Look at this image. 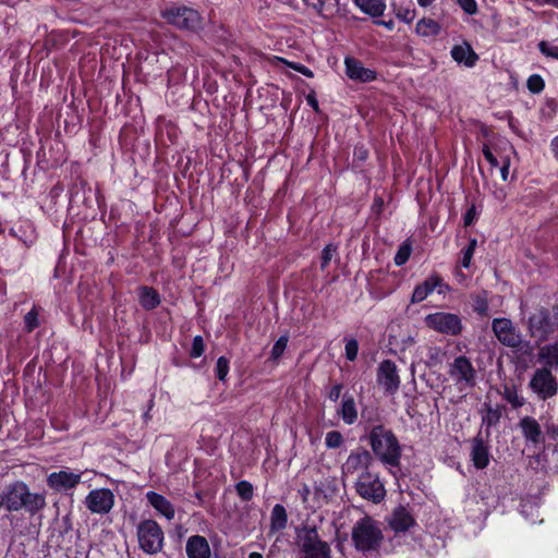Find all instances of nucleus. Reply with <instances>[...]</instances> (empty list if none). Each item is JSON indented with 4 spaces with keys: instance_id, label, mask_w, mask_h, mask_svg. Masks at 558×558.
Returning <instances> with one entry per match:
<instances>
[{
    "instance_id": "f257e3e1",
    "label": "nucleus",
    "mask_w": 558,
    "mask_h": 558,
    "mask_svg": "<svg viewBox=\"0 0 558 558\" xmlns=\"http://www.w3.org/2000/svg\"><path fill=\"white\" fill-rule=\"evenodd\" d=\"M369 441L375 454L386 464L396 466L399 463L401 449L395 435L383 426H376L369 434Z\"/></svg>"
},
{
    "instance_id": "f03ea898",
    "label": "nucleus",
    "mask_w": 558,
    "mask_h": 558,
    "mask_svg": "<svg viewBox=\"0 0 558 558\" xmlns=\"http://www.w3.org/2000/svg\"><path fill=\"white\" fill-rule=\"evenodd\" d=\"M351 538L357 550L367 553L377 550L384 536L379 523L366 515L355 523Z\"/></svg>"
},
{
    "instance_id": "7ed1b4c3",
    "label": "nucleus",
    "mask_w": 558,
    "mask_h": 558,
    "mask_svg": "<svg viewBox=\"0 0 558 558\" xmlns=\"http://www.w3.org/2000/svg\"><path fill=\"white\" fill-rule=\"evenodd\" d=\"M296 542L304 558H330V549L322 541L316 527L303 526L296 533Z\"/></svg>"
},
{
    "instance_id": "20e7f679",
    "label": "nucleus",
    "mask_w": 558,
    "mask_h": 558,
    "mask_svg": "<svg viewBox=\"0 0 558 558\" xmlns=\"http://www.w3.org/2000/svg\"><path fill=\"white\" fill-rule=\"evenodd\" d=\"M162 19L177 28L196 31L202 26L199 13L189 7H171L161 12Z\"/></svg>"
},
{
    "instance_id": "39448f33",
    "label": "nucleus",
    "mask_w": 558,
    "mask_h": 558,
    "mask_svg": "<svg viewBox=\"0 0 558 558\" xmlns=\"http://www.w3.org/2000/svg\"><path fill=\"white\" fill-rule=\"evenodd\" d=\"M137 538L140 547L146 554H157L163 545V532L154 520H144L137 525Z\"/></svg>"
},
{
    "instance_id": "423d86ee",
    "label": "nucleus",
    "mask_w": 558,
    "mask_h": 558,
    "mask_svg": "<svg viewBox=\"0 0 558 558\" xmlns=\"http://www.w3.org/2000/svg\"><path fill=\"white\" fill-rule=\"evenodd\" d=\"M425 324L436 332L447 336H458L462 331L461 318L453 313L436 312L425 317Z\"/></svg>"
},
{
    "instance_id": "0eeeda50",
    "label": "nucleus",
    "mask_w": 558,
    "mask_h": 558,
    "mask_svg": "<svg viewBox=\"0 0 558 558\" xmlns=\"http://www.w3.org/2000/svg\"><path fill=\"white\" fill-rule=\"evenodd\" d=\"M529 386L542 400L550 399L558 392V381L547 367L537 368L534 372Z\"/></svg>"
},
{
    "instance_id": "6e6552de",
    "label": "nucleus",
    "mask_w": 558,
    "mask_h": 558,
    "mask_svg": "<svg viewBox=\"0 0 558 558\" xmlns=\"http://www.w3.org/2000/svg\"><path fill=\"white\" fill-rule=\"evenodd\" d=\"M357 494L374 504L380 502L386 495L384 484L379 481L377 474L366 471L361 474L355 483Z\"/></svg>"
},
{
    "instance_id": "1a4fd4ad",
    "label": "nucleus",
    "mask_w": 558,
    "mask_h": 558,
    "mask_svg": "<svg viewBox=\"0 0 558 558\" xmlns=\"http://www.w3.org/2000/svg\"><path fill=\"white\" fill-rule=\"evenodd\" d=\"M449 375L462 388H471L475 385L476 372L471 361L463 355L456 357L450 364Z\"/></svg>"
},
{
    "instance_id": "9d476101",
    "label": "nucleus",
    "mask_w": 558,
    "mask_h": 558,
    "mask_svg": "<svg viewBox=\"0 0 558 558\" xmlns=\"http://www.w3.org/2000/svg\"><path fill=\"white\" fill-rule=\"evenodd\" d=\"M114 495L109 488L92 489L85 497L86 508L95 514H107L114 506Z\"/></svg>"
},
{
    "instance_id": "9b49d317",
    "label": "nucleus",
    "mask_w": 558,
    "mask_h": 558,
    "mask_svg": "<svg viewBox=\"0 0 558 558\" xmlns=\"http://www.w3.org/2000/svg\"><path fill=\"white\" fill-rule=\"evenodd\" d=\"M492 329L500 343L509 348H518L522 343L521 333L508 318H495Z\"/></svg>"
},
{
    "instance_id": "f8f14e48",
    "label": "nucleus",
    "mask_w": 558,
    "mask_h": 558,
    "mask_svg": "<svg viewBox=\"0 0 558 558\" xmlns=\"http://www.w3.org/2000/svg\"><path fill=\"white\" fill-rule=\"evenodd\" d=\"M82 480V473L69 469L52 472L47 476V485L57 493H66L74 489Z\"/></svg>"
},
{
    "instance_id": "ddd939ff",
    "label": "nucleus",
    "mask_w": 558,
    "mask_h": 558,
    "mask_svg": "<svg viewBox=\"0 0 558 558\" xmlns=\"http://www.w3.org/2000/svg\"><path fill=\"white\" fill-rule=\"evenodd\" d=\"M378 384L388 393H395L400 386L397 366L390 360H385L378 368Z\"/></svg>"
},
{
    "instance_id": "4468645a",
    "label": "nucleus",
    "mask_w": 558,
    "mask_h": 558,
    "mask_svg": "<svg viewBox=\"0 0 558 558\" xmlns=\"http://www.w3.org/2000/svg\"><path fill=\"white\" fill-rule=\"evenodd\" d=\"M436 289H438L439 294H442L449 289V287L442 282L440 277L430 276L424 282H422L421 284H417L414 288V291H413L412 298H411V302L412 303L423 302Z\"/></svg>"
},
{
    "instance_id": "2eb2a0df",
    "label": "nucleus",
    "mask_w": 558,
    "mask_h": 558,
    "mask_svg": "<svg viewBox=\"0 0 558 558\" xmlns=\"http://www.w3.org/2000/svg\"><path fill=\"white\" fill-rule=\"evenodd\" d=\"M519 426L521 428L522 435L527 444L532 445H541L544 442V434L542 432L541 425L532 416H524L520 420Z\"/></svg>"
},
{
    "instance_id": "dca6fc26",
    "label": "nucleus",
    "mask_w": 558,
    "mask_h": 558,
    "mask_svg": "<svg viewBox=\"0 0 558 558\" xmlns=\"http://www.w3.org/2000/svg\"><path fill=\"white\" fill-rule=\"evenodd\" d=\"M471 460L473 462V465L478 469H485L490 461V453H489V447L487 444L484 442L482 438H474L472 440L471 446V452H470Z\"/></svg>"
},
{
    "instance_id": "f3484780",
    "label": "nucleus",
    "mask_w": 558,
    "mask_h": 558,
    "mask_svg": "<svg viewBox=\"0 0 558 558\" xmlns=\"http://www.w3.org/2000/svg\"><path fill=\"white\" fill-rule=\"evenodd\" d=\"M24 489V482L16 481L9 485L2 494L3 504L8 511H19L20 502L22 501L21 497L23 495L22 490Z\"/></svg>"
},
{
    "instance_id": "a211bd4d",
    "label": "nucleus",
    "mask_w": 558,
    "mask_h": 558,
    "mask_svg": "<svg viewBox=\"0 0 558 558\" xmlns=\"http://www.w3.org/2000/svg\"><path fill=\"white\" fill-rule=\"evenodd\" d=\"M146 498L150 506L167 520L174 519L175 510L173 505L162 495L155 492H147Z\"/></svg>"
},
{
    "instance_id": "6ab92c4d",
    "label": "nucleus",
    "mask_w": 558,
    "mask_h": 558,
    "mask_svg": "<svg viewBox=\"0 0 558 558\" xmlns=\"http://www.w3.org/2000/svg\"><path fill=\"white\" fill-rule=\"evenodd\" d=\"M390 7L398 20L410 24L416 16L413 0H390Z\"/></svg>"
},
{
    "instance_id": "aec40b11",
    "label": "nucleus",
    "mask_w": 558,
    "mask_h": 558,
    "mask_svg": "<svg viewBox=\"0 0 558 558\" xmlns=\"http://www.w3.org/2000/svg\"><path fill=\"white\" fill-rule=\"evenodd\" d=\"M189 558H210V548L205 537L199 535L191 536L186 543Z\"/></svg>"
},
{
    "instance_id": "412c9836",
    "label": "nucleus",
    "mask_w": 558,
    "mask_h": 558,
    "mask_svg": "<svg viewBox=\"0 0 558 558\" xmlns=\"http://www.w3.org/2000/svg\"><path fill=\"white\" fill-rule=\"evenodd\" d=\"M451 57L458 63H463L466 66H473L477 60V56L469 44L456 45L451 49Z\"/></svg>"
},
{
    "instance_id": "4be33fe9",
    "label": "nucleus",
    "mask_w": 558,
    "mask_h": 558,
    "mask_svg": "<svg viewBox=\"0 0 558 558\" xmlns=\"http://www.w3.org/2000/svg\"><path fill=\"white\" fill-rule=\"evenodd\" d=\"M389 524L396 532H404L414 524V519L407 509L399 508L393 512Z\"/></svg>"
},
{
    "instance_id": "5701e85b",
    "label": "nucleus",
    "mask_w": 558,
    "mask_h": 558,
    "mask_svg": "<svg viewBox=\"0 0 558 558\" xmlns=\"http://www.w3.org/2000/svg\"><path fill=\"white\" fill-rule=\"evenodd\" d=\"M137 294L141 306L147 311L154 310L160 304V295L154 288L140 287Z\"/></svg>"
},
{
    "instance_id": "b1692460",
    "label": "nucleus",
    "mask_w": 558,
    "mask_h": 558,
    "mask_svg": "<svg viewBox=\"0 0 558 558\" xmlns=\"http://www.w3.org/2000/svg\"><path fill=\"white\" fill-rule=\"evenodd\" d=\"M355 5L372 17H379L386 10L385 0H354Z\"/></svg>"
},
{
    "instance_id": "393cba45",
    "label": "nucleus",
    "mask_w": 558,
    "mask_h": 558,
    "mask_svg": "<svg viewBox=\"0 0 558 558\" xmlns=\"http://www.w3.org/2000/svg\"><path fill=\"white\" fill-rule=\"evenodd\" d=\"M288 515L283 506L277 504L270 514V532L277 533L287 526Z\"/></svg>"
},
{
    "instance_id": "a878e982",
    "label": "nucleus",
    "mask_w": 558,
    "mask_h": 558,
    "mask_svg": "<svg viewBox=\"0 0 558 558\" xmlns=\"http://www.w3.org/2000/svg\"><path fill=\"white\" fill-rule=\"evenodd\" d=\"M376 78V72L364 68L361 62L351 59V80L363 83L372 82Z\"/></svg>"
},
{
    "instance_id": "bb28decb",
    "label": "nucleus",
    "mask_w": 558,
    "mask_h": 558,
    "mask_svg": "<svg viewBox=\"0 0 558 558\" xmlns=\"http://www.w3.org/2000/svg\"><path fill=\"white\" fill-rule=\"evenodd\" d=\"M415 32L422 37L436 36L440 32V25L435 20L422 19L416 23Z\"/></svg>"
},
{
    "instance_id": "cd10ccee",
    "label": "nucleus",
    "mask_w": 558,
    "mask_h": 558,
    "mask_svg": "<svg viewBox=\"0 0 558 558\" xmlns=\"http://www.w3.org/2000/svg\"><path fill=\"white\" fill-rule=\"evenodd\" d=\"M46 507V496L41 493H32L29 490L25 504V510L31 514H35Z\"/></svg>"
},
{
    "instance_id": "c85d7f7f",
    "label": "nucleus",
    "mask_w": 558,
    "mask_h": 558,
    "mask_svg": "<svg viewBox=\"0 0 558 558\" xmlns=\"http://www.w3.org/2000/svg\"><path fill=\"white\" fill-rule=\"evenodd\" d=\"M538 357L547 366H558V343L541 348Z\"/></svg>"
},
{
    "instance_id": "c756f323",
    "label": "nucleus",
    "mask_w": 558,
    "mask_h": 558,
    "mask_svg": "<svg viewBox=\"0 0 558 558\" xmlns=\"http://www.w3.org/2000/svg\"><path fill=\"white\" fill-rule=\"evenodd\" d=\"M502 396L514 409L521 408L525 402L514 385H505Z\"/></svg>"
},
{
    "instance_id": "7c9ffc66",
    "label": "nucleus",
    "mask_w": 558,
    "mask_h": 558,
    "mask_svg": "<svg viewBox=\"0 0 558 558\" xmlns=\"http://www.w3.org/2000/svg\"><path fill=\"white\" fill-rule=\"evenodd\" d=\"M521 513L522 515L531 523H535L537 522V518H538V507L536 504L530 501V500H524L522 504H521Z\"/></svg>"
},
{
    "instance_id": "2f4dec72",
    "label": "nucleus",
    "mask_w": 558,
    "mask_h": 558,
    "mask_svg": "<svg viewBox=\"0 0 558 558\" xmlns=\"http://www.w3.org/2000/svg\"><path fill=\"white\" fill-rule=\"evenodd\" d=\"M476 246H477V240L471 239L469 242V245L461 251L460 265L463 268L470 267Z\"/></svg>"
},
{
    "instance_id": "473e14b6",
    "label": "nucleus",
    "mask_w": 558,
    "mask_h": 558,
    "mask_svg": "<svg viewBox=\"0 0 558 558\" xmlns=\"http://www.w3.org/2000/svg\"><path fill=\"white\" fill-rule=\"evenodd\" d=\"M500 420V411L498 409H494L492 407H487L483 417L482 424L486 428L495 426Z\"/></svg>"
},
{
    "instance_id": "72a5a7b5",
    "label": "nucleus",
    "mask_w": 558,
    "mask_h": 558,
    "mask_svg": "<svg viewBox=\"0 0 558 558\" xmlns=\"http://www.w3.org/2000/svg\"><path fill=\"white\" fill-rule=\"evenodd\" d=\"M410 255H411V245L409 243H403L399 247V250H398V252H397V254L395 256L396 265L397 266L404 265L409 260Z\"/></svg>"
},
{
    "instance_id": "f704fd0d",
    "label": "nucleus",
    "mask_w": 558,
    "mask_h": 558,
    "mask_svg": "<svg viewBox=\"0 0 558 558\" xmlns=\"http://www.w3.org/2000/svg\"><path fill=\"white\" fill-rule=\"evenodd\" d=\"M527 88L532 93H541L544 89L545 83L541 75L533 74L527 78Z\"/></svg>"
},
{
    "instance_id": "c9c22d12",
    "label": "nucleus",
    "mask_w": 558,
    "mask_h": 558,
    "mask_svg": "<svg viewBox=\"0 0 558 558\" xmlns=\"http://www.w3.org/2000/svg\"><path fill=\"white\" fill-rule=\"evenodd\" d=\"M288 340H289L288 336H281L276 341V343L274 344V347L271 349V357L274 360L279 359L283 354V352H284V350L287 348V344H288Z\"/></svg>"
},
{
    "instance_id": "e433bc0d",
    "label": "nucleus",
    "mask_w": 558,
    "mask_h": 558,
    "mask_svg": "<svg viewBox=\"0 0 558 558\" xmlns=\"http://www.w3.org/2000/svg\"><path fill=\"white\" fill-rule=\"evenodd\" d=\"M538 49L544 56L558 60V46L547 41H541Z\"/></svg>"
},
{
    "instance_id": "4c0bfd02",
    "label": "nucleus",
    "mask_w": 558,
    "mask_h": 558,
    "mask_svg": "<svg viewBox=\"0 0 558 558\" xmlns=\"http://www.w3.org/2000/svg\"><path fill=\"white\" fill-rule=\"evenodd\" d=\"M236 492L243 500H250L253 497V486L246 481L238 483Z\"/></svg>"
},
{
    "instance_id": "58836bf2",
    "label": "nucleus",
    "mask_w": 558,
    "mask_h": 558,
    "mask_svg": "<svg viewBox=\"0 0 558 558\" xmlns=\"http://www.w3.org/2000/svg\"><path fill=\"white\" fill-rule=\"evenodd\" d=\"M229 372V361L225 356H220L216 364V375L220 380H225Z\"/></svg>"
},
{
    "instance_id": "ea45409f",
    "label": "nucleus",
    "mask_w": 558,
    "mask_h": 558,
    "mask_svg": "<svg viewBox=\"0 0 558 558\" xmlns=\"http://www.w3.org/2000/svg\"><path fill=\"white\" fill-rule=\"evenodd\" d=\"M325 442L328 448H338L342 442V436L336 430L328 432L326 434Z\"/></svg>"
},
{
    "instance_id": "a19ab883",
    "label": "nucleus",
    "mask_w": 558,
    "mask_h": 558,
    "mask_svg": "<svg viewBox=\"0 0 558 558\" xmlns=\"http://www.w3.org/2000/svg\"><path fill=\"white\" fill-rule=\"evenodd\" d=\"M24 322H25V327L28 331H32L34 330L36 327H38L39 325V322H38V313L35 308H33L32 311H29L25 317H24Z\"/></svg>"
},
{
    "instance_id": "79ce46f5",
    "label": "nucleus",
    "mask_w": 558,
    "mask_h": 558,
    "mask_svg": "<svg viewBox=\"0 0 558 558\" xmlns=\"http://www.w3.org/2000/svg\"><path fill=\"white\" fill-rule=\"evenodd\" d=\"M204 349H205V345H204L203 338L201 336H196L193 339L190 355L192 357H199L204 353Z\"/></svg>"
},
{
    "instance_id": "37998d69",
    "label": "nucleus",
    "mask_w": 558,
    "mask_h": 558,
    "mask_svg": "<svg viewBox=\"0 0 558 558\" xmlns=\"http://www.w3.org/2000/svg\"><path fill=\"white\" fill-rule=\"evenodd\" d=\"M474 311L481 315H486L488 311V303L485 295H476L473 304Z\"/></svg>"
},
{
    "instance_id": "c03bdc74",
    "label": "nucleus",
    "mask_w": 558,
    "mask_h": 558,
    "mask_svg": "<svg viewBox=\"0 0 558 558\" xmlns=\"http://www.w3.org/2000/svg\"><path fill=\"white\" fill-rule=\"evenodd\" d=\"M459 7L469 15L477 13L476 0H457Z\"/></svg>"
},
{
    "instance_id": "a18cd8bd",
    "label": "nucleus",
    "mask_w": 558,
    "mask_h": 558,
    "mask_svg": "<svg viewBox=\"0 0 558 558\" xmlns=\"http://www.w3.org/2000/svg\"><path fill=\"white\" fill-rule=\"evenodd\" d=\"M429 365H436L441 362V359L444 356V352L439 348H429Z\"/></svg>"
},
{
    "instance_id": "49530a36",
    "label": "nucleus",
    "mask_w": 558,
    "mask_h": 558,
    "mask_svg": "<svg viewBox=\"0 0 558 558\" xmlns=\"http://www.w3.org/2000/svg\"><path fill=\"white\" fill-rule=\"evenodd\" d=\"M483 155H484L485 159L489 162V165L492 167H498L499 166L498 159L494 156V154L492 153V150L489 149V147L487 145H485L483 147Z\"/></svg>"
},
{
    "instance_id": "de8ad7c7",
    "label": "nucleus",
    "mask_w": 558,
    "mask_h": 558,
    "mask_svg": "<svg viewBox=\"0 0 558 558\" xmlns=\"http://www.w3.org/2000/svg\"><path fill=\"white\" fill-rule=\"evenodd\" d=\"M509 168H510L509 157L502 158L501 167H500V175L504 181H507L509 178Z\"/></svg>"
},
{
    "instance_id": "09e8293b",
    "label": "nucleus",
    "mask_w": 558,
    "mask_h": 558,
    "mask_svg": "<svg viewBox=\"0 0 558 558\" xmlns=\"http://www.w3.org/2000/svg\"><path fill=\"white\" fill-rule=\"evenodd\" d=\"M335 252V248L331 245H327L323 251V263L322 266L325 267L330 259L332 258V254Z\"/></svg>"
},
{
    "instance_id": "8fccbe9b",
    "label": "nucleus",
    "mask_w": 558,
    "mask_h": 558,
    "mask_svg": "<svg viewBox=\"0 0 558 558\" xmlns=\"http://www.w3.org/2000/svg\"><path fill=\"white\" fill-rule=\"evenodd\" d=\"M549 149L553 154L554 159L558 163V135L551 138Z\"/></svg>"
},
{
    "instance_id": "3c124183",
    "label": "nucleus",
    "mask_w": 558,
    "mask_h": 558,
    "mask_svg": "<svg viewBox=\"0 0 558 558\" xmlns=\"http://www.w3.org/2000/svg\"><path fill=\"white\" fill-rule=\"evenodd\" d=\"M342 386L341 385H335L331 390L329 391V399L331 401H337L340 397Z\"/></svg>"
},
{
    "instance_id": "603ef678",
    "label": "nucleus",
    "mask_w": 558,
    "mask_h": 558,
    "mask_svg": "<svg viewBox=\"0 0 558 558\" xmlns=\"http://www.w3.org/2000/svg\"><path fill=\"white\" fill-rule=\"evenodd\" d=\"M474 217H475V208L474 207H471L466 214L464 215V225L465 226H470L473 223V220H474Z\"/></svg>"
},
{
    "instance_id": "864d4df0",
    "label": "nucleus",
    "mask_w": 558,
    "mask_h": 558,
    "mask_svg": "<svg viewBox=\"0 0 558 558\" xmlns=\"http://www.w3.org/2000/svg\"><path fill=\"white\" fill-rule=\"evenodd\" d=\"M306 101L315 111H318V101L314 94H308L306 96Z\"/></svg>"
},
{
    "instance_id": "5fc2aeb1",
    "label": "nucleus",
    "mask_w": 558,
    "mask_h": 558,
    "mask_svg": "<svg viewBox=\"0 0 558 558\" xmlns=\"http://www.w3.org/2000/svg\"><path fill=\"white\" fill-rule=\"evenodd\" d=\"M22 493H23V495L21 497L22 501L20 502V510L25 509V504H26L28 493H29V488L25 483H24V489L22 490Z\"/></svg>"
},
{
    "instance_id": "6e6d98bb",
    "label": "nucleus",
    "mask_w": 558,
    "mask_h": 558,
    "mask_svg": "<svg viewBox=\"0 0 558 558\" xmlns=\"http://www.w3.org/2000/svg\"><path fill=\"white\" fill-rule=\"evenodd\" d=\"M310 487L307 485H303L300 489H299V494L302 498V501L303 502H306L307 501V497L310 495Z\"/></svg>"
},
{
    "instance_id": "4d7b16f0",
    "label": "nucleus",
    "mask_w": 558,
    "mask_h": 558,
    "mask_svg": "<svg viewBox=\"0 0 558 558\" xmlns=\"http://www.w3.org/2000/svg\"><path fill=\"white\" fill-rule=\"evenodd\" d=\"M377 25H381L384 27H386L388 31H392L395 28V22L393 20H388V21H376L375 22Z\"/></svg>"
},
{
    "instance_id": "13d9d810",
    "label": "nucleus",
    "mask_w": 558,
    "mask_h": 558,
    "mask_svg": "<svg viewBox=\"0 0 558 558\" xmlns=\"http://www.w3.org/2000/svg\"><path fill=\"white\" fill-rule=\"evenodd\" d=\"M342 417L345 422H349V401L344 399L342 401Z\"/></svg>"
},
{
    "instance_id": "bf43d9fd",
    "label": "nucleus",
    "mask_w": 558,
    "mask_h": 558,
    "mask_svg": "<svg viewBox=\"0 0 558 558\" xmlns=\"http://www.w3.org/2000/svg\"><path fill=\"white\" fill-rule=\"evenodd\" d=\"M294 69L296 71H299L300 73L304 74L307 77H312L313 76L312 71L310 69H307L306 66H304V65H298Z\"/></svg>"
},
{
    "instance_id": "052dcab7",
    "label": "nucleus",
    "mask_w": 558,
    "mask_h": 558,
    "mask_svg": "<svg viewBox=\"0 0 558 558\" xmlns=\"http://www.w3.org/2000/svg\"><path fill=\"white\" fill-rule=\"evenodd\" d=\"M350 345H351V361H352L357 354L359 347H357V342L352 339H351Z\"/></svg>"
},
{
    "instance_id": "680f3d73",
    "label": "nucleus",
    "mask_w": 558,
    "mask_h": 558,
    "mask_svg": "<svg viewBox=\"0 0 558 558\" xmlns=\"http://www.w3.org/2000/svg\"><path fill=\"white\" fill-rule=\"evenodd\" d=\"M153 407H154V400H153V399H150V401H149V408H148V410L143 414V418H144V421H145L146 423L150 420L149 411H150V409H151Z\"/></svg>"
},
{
    "instance_id": "e2e57ef3",
    "label": "nucleus",
    "mask_w": 558,
    "mask_h": 558,
    "mask_svg": "<svg viewBox=\"0 0 558 558\" xmlns=\"http://www.w3.org/2000/svg\"><path fill=\"white\" fill-rule=\"evenodd\" d=\"M435 0H417L420 7L426 8L430 5Z\"/></svg>"
},
{
    "instance_id": "0e129e2a",
    "label": "nucleus",
    "mask_w": 558,
    "mask_h": 558,
    "mask_svg": "<svg viewBox=\"0 0 558 558\" xmlns=\"http://www.w3.org/2000/svg\"><path fill=\"white\" fill-rule=\"evenodd\" d=\"M343 64L345 66V73L349 74V54L344 57Z\"/></svg>"
},
{
    "instance_id": "69168bd1",
    "label": "nucleus",
    "mask_w": 558,
    "mask_h": 558,
    "mask_svg": "<svg viewBox=\"0 0 558 558\" xmlns=\"http://www.w3.org/2000/svg\"><path fill=\"white\" fill-rule=\"evenodd\" d=\"M344 355L349 357V340L344 339Z\"/></svg>"
},
{
    "instance_id": "338daca9",
    "label": "nucleus",
    "mask_w": 558,
    "mask_h": 558,
    "mask_svg": "<svg viewBox=\"0 0 558 558\" xmlns=\"http://www.w3.org/2000/svg\"><path fill=\"white\" fill-rule=\"evenodd\" d=\"M369 453L368 452H364L361 457H360V460L361 461H368L369 460Z\"/></svg>"
},
{
    "instance_id": "774afa93",
    "label": "nucleus",
    "mask_w": 558,
    "mask_h": 558,
    "mask_svg": "<svg viewBox=\"0 0 558 558\" xmlns=\"http://www.w3.org/2000/svg\"><path fill=\"white\" fill-rule=\"evenodd\" d=\"M248 558H263V556L259 553H251Z\"/></svg>"
}]
</instances>
